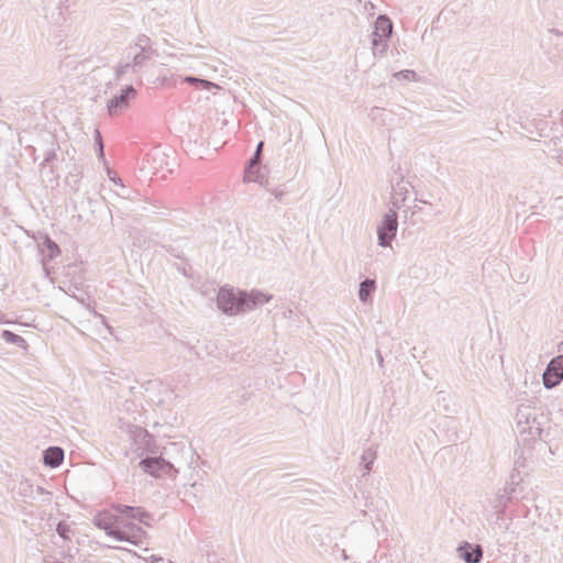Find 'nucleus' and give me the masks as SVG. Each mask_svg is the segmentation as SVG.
Wrapping results in <instances>:
<instances>
[{
	"label": "nucleus",
	"mask_w": 563,
	"mask_h": 563,
	"mask_svg": "<svg viewBox=\"0 0 563 563\" xmlns=\"http://www.w3.org/2000/svg\"><path fill=\"white\" fill-rule=\"evenodd\" d=\"M151 58L152 57L148 55L139 53L136 51H131L129 48L125 60H122L115 69L117 77H121L124 74H128L129 71H140L143 68L144 64Z\"/></svg>",
	"instance_id": "nucleus-6"
},
{
	"label": "nucleus",
	"mask_w": 563,
	"mask_h": 563,
	"mask_svg": "<svg viewBox=\"0 0 563 563\" xmlns=\"http://www.w3.org/2000/svg\"><path fill=\"white\" fill-rule=\"evenodd\" d=\"M263 147H264V142H260L255 148V152L253 154V156L250 158V163H253V164H258L261 163V159H262V152H263Z\"/></svg>",
	"instance_id": "nucleus-27"
},
{
	"label": "nucleus",
	"mask_w": 563,
	"mask_h": 563,
	"mask_svg": "<svg viewBox=\"0 0 563 563\" xmlns=\"http://www.w3.org/2000/svg\"><path fill=\"white\" fill-rule=\"evenodd\" d=\"M130 49L148 55L151 57H153L155 54V51L151 46V40L146 35H140L134 46H131Z\"/></svg>",
	"instance_id": "nucleus-18"
},
{
	"label": "nucleus",
	"mask_w": 563,
	"mask_h": 563,
	"mask_svg": "<svg viewBox=\"0 0 563 563\" xmlns=\"http://www.w3.org/2000/svg\"><path fill=\"white\" fill-rule=\"evenodd\" d=\"M393 34V22L391 20L384 14L377 16L374 25V31L371 37L377 38H390Z\"/></svg>",
	"instance_id": "nucleus-12"
},
{
	"label": "nucleus",
	"mask_w": 563,
	"mask_h": 563,
	"mask_svg": "<svg viewBox=\"0 0 563 563\" xmlns=\"http://www.w3.org/2000/svg\"><path fill=\"white\" fill-rule=\"evenodd\" d=\"M43 252H47L46 256L49 260H53L59 254V247L51 238L45 236L43 242Z\"/></svg>",
	"instance_id": "nucleus-24"
},
{
	"label": "nucleus",
	"mask_w": 563,
	"mask_h": 563,
	"mask_svg": "<svg viewBox=\"0 0 563 563\" xmlns=\"http://www.w3.org/2000/svg\"><path fill=\"white\" fill-rule=\"evenodd\" d=\"M146 163L150 165L148 173L162 174V177H166V173H172L168 157L159 148H155L146 155Z\"/></svg>",
	"instance_id": "nucleus-9"
},
{
	"label": "nucleus",
	"mask_w": 563,
	"mask_h": 563,
	"mask_svg": "<svg viewBox=\"0 0 563 563\" xmlns=\"http://www.w3.org/2000/svg\"><path fill=\"white\" fill-rule=\"evenodd\" d=\"M136 90L133 86L129 85L123 88L120 95L113 96L107 103L108 113L111 117L121 114L129 108L130 100L135 98Z\"/></svg>",
	"instance_id": "nucleus-7"
},
{
	"label": "nucleus",
	"mask_w": 563,
	"mask_h": 563,
	"mask_svg": "<svg viewBox=\"0 0 563 563\" xmlns=\"http://www.w3.org/2000/svg\"><path fill=\"white\" fill-rule=\"evenodd\" d=\"M113 509L118 514L123 515L129 519L137 520L145 526H151V521L153 520V515L141 507L118 504L113 506Z\"/></svg>",
	"instance_id": "nucleus-10"
},
{
	"label": "nucleus",
	"mask_w": 563,
	"mask_h": 563,
	"mask_svg": "<svg viewBox=\"0 0 563 563\" xmlns=\"http://www.w3.org/2000/svg\"><path fill=\"white\" fill-rule=\"evenodd\" d=\"M341 555H342L343 560H345V561L349 560V555L344 549L341 550Z\"/></svg>",
	"instance_id": "nucleus-31"
},
{
	"label": "nucleus",
	"mask_w": 563,
	"mask_h": 563,
	"mask_svg": "<svg viewBox=\"0 0 563 563\" xmlns=\"http://www.w3.org/2000/svg\"><path fill=\"white\" fill-rule=\"evenodd\" d=\"M109 176H110V179L115 184V185H120L123 187V184H122V180L119 178V177H115V176H111V172L109 170Z\"/></svg>",
	"instance_id": "nucleus-29"
},
{
	"label": "nucleus",
	"mask_w": 563,
	"mask_h": 563,
	"mask_svg": "<svg viewBox=\"0 0 563 563\" xmlns=\"http://www.w3.org/2000/svg\"><path fill=\"white\" fill-rule=\"evenodd\" d=\"M376 451L373 448H367L361 455V464L364 467L363 476L367 475L372 471L374 461L376 460Z\"/></svg>",
	"instance_id": "nucleus-20"
},
{
	"label": "nucleus",
	"mask_w": 563,
	"mask_h": 563,
	"mask_svg": "<svg viewBox=\"0 0 563 563\" xmlns=\"http://www.w3.org/2000/svg\"><path fill=\"white\" fill-rule=\"evenodd\" d=\"M377 357H378L379 364H382L383 363V356H382L379 351H377Z\"/></svg>",
	"instance_id": "nucleus-32"
},
{
	"label": "nucleus",
	"mask_w": 563,
	"mask_h": 563,
	"mask_svg": "<svg viewBox=\"0 0 563 563\" xmlns=\"http://www.w3.org/2000/svg\"><path fill=\"white\" fill-rule=\"evenodd\" d=\"M393 77L398 79V80H407V81H417L418 80L417 73L415 70H410V69H405V70L396 71L393 75Z\"/></svg>",
	"instance_id": "nucleus-25"
},
{
	"label": "nucleus",
	"mask_w": 563,
	"mask_h": 563,
	"mask_svg": "<svg viewBox=\"0 0 563 563\" xmlns=\"http://www.w3.org/2000/svg\"><path fill=\"white\" fill-rule=\"evenodd\" d=\"M375 289H376V283L374 279H369V278L364 279L360 284L358 299L362 302H367V300L372 298Z\"/></svg>",
	"instance_id": "nucleus-17"
},
{
	"label": "nucleus",
	"mask_w": 563,
	"mask_h": 563,
	"mask_svg": "<svg viewBox=\"0 0 563 563\" xmlns=\"http://www.w3.org/2000/svg\"><path fill=\"white\" fill-rule=\"evenodd\" d=\"M96 143L99 145V151H100L99 156L102 158L103 157V145H102L101 134L98 130H96Z\"/></svg>",
	"instance_id": "nucleus-28"
},
{
	"label": "nucleus",
	"mask_w": 563,
	"mask_h": 563,
	"mask_svg": "<svg viewBox=\"0 0 563 563\" xmlns=\"http://www.w3.org/2000/svg\"><path fill=\"white\" fill-rule=\"evenodd\" d=\"M49 159H52L51 154L45 158V162H48Z\"/></svg>",
	"instance_id": "nucleus-33"
},
{
	"label": "nucleus",
	"mask_w": 563,
	"mask_h": 563,
	"mask_svg": "<svg viewBox=\"0 0 563 563\" xmlns=\"http://www.w3.org/2000/svg\"><path fill=\"white\" fill-rule=\"evenodd\" d=\"M511 500L510 493L505 488L503 492H498L494 499L490 501L492 508L497 514H503L508 505V503Z\"/></svg>",
	"instance_id": "nucleus-16"
},
{
	"label": "nucleus",
	"mask_w": 563,
	"mask_h": 563,
	"mask_svg": "<svg viewBox=\"0 0 563 563\" xmlns=\"http://www.w3.org/2000/svg\"><path fill=\"white\" fill-rule=\"evenodd\" d=\"M272 195H274L275 198H277V199H282V197L284 196V191L279 190V189H273Z\"/></svg>",
	"instance_id": "nucleus-30"
},
{
	"label": "nucleus",
	"mask_w": 563,
	"mask_h": 563,
	"mask_svg": "<svg viewBox=\"0 0 563 563\" xmlns=\"http://www.w3.org/2000/svg\"><path fill=\"white\" fill-rule=\"evenodd\" d=\"M515 420L516 430L523 442L542 439L544 426L549 423L548 417L541 409L530 405H520Z\"/></svg>",
	"instance_id": "nucleus-2"
},
{
	"label": "nucleus",
	"mask_w": 563,
	"mask_h": 563,
	"mask_svg": "<svg viewBox=\"0 0 563 563\" xmlns=\"http://www.w3.org/2000/svg\"><path fill=\"white\" fill-rule=\"evenodd\" d=\"M562 380H563V354L553 357L549 362V364L542 375L543 386L547 389L554 388Z\"/></svg>",
	"instance_id": "nucleus-8"
},
{
	"label": "nucleus",
	"mask_w": 563,
	"mask_h": 563,
	"mask_svg": "<svg viewBox=\"0 0 563 563\" xmlns=\"http://www.w3.org/2000/svg\"><path fill=\"white\" fill-rule=\"evenodd\" d=\"M272 295L260 290H234L227 286L219 289L217 296L218 308L228 316H236L254 310L255 308L268 302Z\"/></svg>",
	"instance_id": "nucleus-1"
},
{
	"label": "nucleus",
	"mask_w": 563,
	"mask_h": 563,
	"mask_svg": "<svg viewBox=\"0 0 563 563\" xmlns=\"http://www.w3.org/2000/svg\"><path fill=\"white\" fill-rule=\"evenodd\" d=\"M264 176L261 174L258 164L247 163L244 172V181H253L262 184Z\"/></svg>",
	"instance_id": "nucleus-19"
},
{
	"label": "nucleus",
	"mask_w": 563,
	"mask_h": 563,
	"mask_svg": "<svg viewBox=\"0 0 563 563\" xmlns=\"http://www.w3.org/2000/svg\"><path fill=\"white\" fill-rule=\"evenodd\" d=\"M2 339L10 344H15L19 347H25L26 341L19 334L13 333L12 331L4 330L2 332Z\"/></svg>",
	"instance_id": "nucleus-23"
},
{
	"label": "nucleus",
	"mask_w": 563,
	"mask_h": 563,
	"mask_svg": "<svg viewBox=\"0 0 563 563\" xmlns=\"http://www.w3.org/2000/svg\"><path fill=\"white\" fill-rule=\"evenodd\" d=\"M137 430H139L140 432H144V430H143L142 428H137ZM145 433H147V432L145 431Z\"/></svg>",
	"instance_id": "nucleus-34"
},
{
	"label": "nucleus",
	"mask_w": 563,
	"mask_h": 563,
	"mask_svg": "<svg viewBox=\"0 0 563 563\" xmlns=\"http://www.w3.org/2000/svg\"><path fill=\"white\" fill-rule=\"evenodd\" d=\"M44 464L49 467H57L64 461V451L58 446H49L43 454Z\"/></svg>",
	"instance_id": "nucleus-15"
},
{
	"label": "nucleus",
	"mask_w": 563,
	"mask_h": 563,
	"mask_svg": "<svg viewBox=\"0 0 563 563\" xmlns=\"http://www.w3.org/2000/svg\"><path fill=\"white\" fill-rule=\"evenodd\" d=\"M409 187H410V184L408 181H405L402 178L397 181V184L393 187V197H391V208L390 209H395V211L397 212V210H399L402 206H404V202L407 198V194L409 191Z\"/></svg>",
	"instance_id": "nucleus-13"
},
{
	"label": "nucleus",
	"mask_w": 563,
	"mask_h": 563,
	"mask_svg": "<svg viewBox=\"0 0 563 563\" xmlns=\"http://www.w3.org/2000/svg\"><path fill=\"white\" fill-rule=\"evenodd\" d=\"M460 559L466 563H478L483 559V549L478 544L463 542L456 549Z\"/></svg>",
	"instance_id": "nucleus-11"
},
{
	"label": "nucleus",
	"mask_w": 563,
	"mask_h": 563,
	"mask_svg": "<svg viewBox=\"0 0 563 563\" xmlns=\"http://www.w3.org/2000/svg\"><path fill=\"white\" fill-rule=\"evenodd\" d=\"M139 467L144 473L154 477H161L164 475L173 476L178 473L175 466L162 456L142 459L139 462Z\"/></svg>",
	"instance_id": "nucleus-5"
},
{
	"label": "nucleus",
	"mask_w": 563,
	"mask_h": 563,
	"mask_svg": "<svg viewBox=\"0 0 563 563\" xmlns=\"http://www.w3.org/2000/svg\"><path fill=\"white\" fill-rule=\"evenodd\" d=\"M93 523L101 530H104L107 536L113 537L119 541H126L137 544L145 536V531L134 523H123V529L113 528L111 518L108 514H98L93 518Z\"/></svg>",
	"instance_id": "nucleus-3"
},
{
	"label": "nucleus",
	"mask_w": 563,
	"mask_h": 563,
	"mask_svg": "<svg viewBox=\"0 0 563 563\" xmlns=\"http://www.w3.org/2000/svg\"><path fill=\"white\" fill-rule=\"evenodd\" d=\"M184 82H187L189 85H195L197 88L210 90L212 88H219V86L214 82H211L209 80L194 77V76H187L184 78Z\"/></svg>",
	"instance_id": "nucleus-22"
},
{
	"label": "nucleus",
	"mask_w": 563,
	"mask_h": 563,
	"mask_svg": "<svg viewBox=\"0 0 563 563\" xmlns=\"http://www.w3.org/2000/svg\"><path fill=\"white\" fill-rule=\"evenodd\" d=\"M563 135L554 136L545 143L548 154L552 159H555L560 165H563Z\"/></svg>",
	"instance_id": "nucleus-14"
},
{
	"label": "nucleus",
	"mask_w": 563,
	"mask_h": 563,
	"mask_svg": "<svg viewBox=\"0 0 563 563\" xmlns=\"http://www.w3.org/2000/svg\"><path fill=\"white\" fill-rule=\"evenodd\" d=\"M389 38L372 37V51L375 57L384 56L388 49Z\"/></svg>",
	"instance_id": "nucleus-21"
},
{
	"label": "nucleus",
	"mask_w": 563,
	"mask_h": 563,
	"mask_svg": "<svg viewBox=\"0 0 563 563\" xmlns=\"http://www.w3.org/2000/svg\"><path fill=\"white\" fill-rule=\"evenodd\" d=\"M398 230V214L395 209H389L384 214L380 223L377 227V241L382 247H388L391 245Z\"/></svg>",
	"instance_id": "nucleus-4"
},
{
	"label": "nucleus",
	"mask_w": 563,
	"mask_h": 563,
	"mask_svg": "<svg viewBox=\"0 0 563 563\" xmlns=\"http://www.w3.org/2000/svg\"><path fill=\"white\" fill-rule=\"evenodd\" d=\"M56 532L63 540H65V541L70 540L71 530H70V526L68 523L60 521L56 527Z\"/></svg>",
	"instance_id": "nucleus-26"
}]
</instances>
